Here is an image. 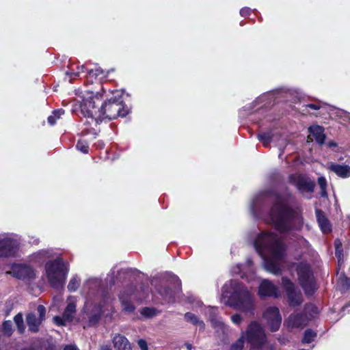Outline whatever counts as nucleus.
Returning a JSON list of instances; mask_svg holds the SVG:
<instances>
[{
  "label": "nucleus",
  "mask_w": 350,
  "mask_h": 350,
  "mask_svg": "<svg viewBox=\"0 0 350 350\" xmlns=\"http://www.w3.org/2000/svg\"><path fill=\"white\" fill-rule=\"evenodd\" d=\"M269 217L274 228L280 234L301 230L304 224L301 213L288 205L280 195L276 196L270 208Z\"/></svg>",
  "instance_id": "nucleus-1"
},
{
  "label": "nucleus",
  "mask_w": 350,
  "mask_h": 350,
  "mask_svg": "<svg viewBox=\"0 0 350 350\" xmlns=\"http://www.w3.org/2000/svg\"><path fill=\"white\" fill-rule=\"evenodd\" d=\"M100 120H115L118 118H124L131 113V108L123 100V92L115 90L112 92V96L102 103L100 107Z\"/></svg>",
  "instance_id": "nucleus-2"
},
{
  "label": "nucleus",
  "mask_w": 350,
  "mask_h": 350,
  "mask_svg": "<svg viewBox=\"0 0 350 350\" xmlns=\"http://www.w3.org/2000/svg\"><path fill=\"white\" fill-rule=\"evenodd\" d=\"M256 251L259 253L267 250L278 258H281L284 254L285 245L278 239V234L273 232H262L259 233L254 242Z\"/></svg>",
  "instance_id": "nucleus-3"
},
{
  "label": "nucleus",
  "mask_w": 350,
  "mask_h": 350,
  "mask_svg": "<svg viewBox=\"0 0 350 350\" xmlns=\"http://www.w3.org/2000/svg\"><path fill=\"white\" fill-rule=\"evenodd\" d=\"M231 287L232 292L228 296L227 304L234 309L252 312L254 304L247 288L238 281H232Z\"/></svg>",
  "instance_id": "nucleus-4"
},
{
  "label": "nucleus",
  "mask_w": 350,
  "mask_h": 350,
  "mask_svg": "<svg viewBox=\"0 0 350 350\" xmlns=\"http://www.w3.org/2000/svg\"><path fill=\"white\" fill-rule=\"evenodd\" d=\"M151 284L167 303H174L176 295L182 291L181 281L175 275L167 278L154 279L152 280Z\"/></svg>",
  "instance_id": "nucleus-5"
},
{
  "label": "nucleus",
  "mask_w": 350,
  "mask_h": 350,
  "mask_svg": "<svg viewBox=\"0 0 350 350\" xmlns=\"http://www.w3.org/2000/svg\"><path fill=\"white\" fill-rule=\"evenodd\" d=\"M103 96V94L99 92H85L79 105L81 113L94 120L96 125L98 124V120H100V107Z\"/></svg>",
  "instance_id": "nucleus-6"
},
{
  "label": "nucleus",
  "mask_w": 350,
  "mask_h": 350,
  "mask_svg": "<svg viewBox=\"0 0 350 350\" xmlns=\"http://www.w3.org/2000/svg\"><path fill=\"white\" fill-rule=\"evenodd\" d=\"M295 271L299 284L306 296H312L318 289L317 280L311 265L304 261L295 264Z\"/></svg>",
  "instance_id": "nucleus-7"
},
{
  "label": "nucleus",
  "mask_w": 350,
  "mask_h": 350,
  "mask_svg": "<svg viewBox=\"0 0 350 350\" xmlns=\"http://www.w3.org/2000/svg\"><path fill=\"white\" fill-rule=\"evenodd\" d=\"M46 275L50 286L54 288L63 286L68 269L61 258L48 261L45 265Z\"/></svg>",
  "instance_id": "nucleus-8"
},
{
  "label": "nucleus",
  "mask_w": 350,
  "mask_h": 350,
  "mask_svg": "<svg viewBox=\"0 0 350 350\" xmlns=\"http://www.w3.org/2000/svg\"><path fill=\"white\" fill-rule=\"evenodd\" d=\"M244 341L246 340L252 349H260L266 342V335L260 325L257 321H252L247 326Z\"/></svg>",
  "instance_id": "nucleus-9"
},
{
  "label": "nucleus",
  "mask_w": 350,
  "mask_h": 350,
  "mask_svg": "<svg viewBox=\"0 0 350 350\" xmlns=\"http://www.w3.org/2000/svg\"><path fill=\"white\" fill-rule=\"evenodd\" d=\"M282 285L286 291L288 305L293 308L301 306L304 301L303 296L295 284L288 278L282 277Z\"/></svg>",
  "instance_id": "nucleus-10"
},
{
  "label": "nucleus",
  "mask_w": 350,
  "mask_h": 350,
  "mask_svg": "<svg viewBox=\"0 0 350 350\" xmlns=\"http://www.w3.org/2000/svg\"><path fill=\"white\" fill-rule=\"evenodd\" d=\"M288 182L301 193H313L315 182L302 174H292L288 176Z\"/></svg>",
  "instance_id": "nucleus-11"
},
{
  "label": "nucleus",
  "mask_w": 350,
  "mask_h": 350,
  "mask_svg": "<svg viewBox=\"0 0 350 350\" xmlns=\"http://www.w3.org/2000/svg\"><path fill=\"white\" fill-rule=\"evenodd\" d=\"M38 317L33 312H29L26 315V322L29 327V331L31 333H37L40 330V327L42 322L46 319V308L43 305H38L37 307Z\"/></svg>",
  "instance_id": "nucleus-12"
},
{
  "label": "nucleus",
  "mask_w": 350,
  "mask_h": 350,
  "mask_svg": "<svg viewBox=\"0 0 350 350\" xmlns=\"http://www.w3.org/2000/svg\"><path fill=\"white\" fill-rule=\"evenodd\" d=\"M263 317L267 321L271 332L279 329L282 322V317L278 308L270 306L263 313Z\"/></svg>",
  "instance_id": "nucleus-13"
},
{
  "label": "nucleus",
  "mask_w": 350,
  "mask_h": 350,
  "mask_svg": "<svg viewBox=\"0 0 350 350\" xmlns=\"http://www.w3.org/2000/svg\"><path fill=\"white\" fill-rule=\"evenodd\" d=\"M18 250L15 241L10 238L0 239V258L14 257Z\"/></svg>",
  "instance_id": "nucleus-14"
},
{
  "label": "nucleus",
  "mask_w": 350,
  "mask_h": 350,
  "mask_svg": "<svg viewBox=\"0 0 350 350\" xmlns=\"http://www.w3.org/2000/svg\"><path fill=\"white\" fill-rule=\"evenodd\" d=\"M258 293L261 298L271 297L278 298L280 297L278 287L269 280H264L261 282Z\"/></svg>",
  "instance_id": "nucleus-15"
},
{
  "label": "nucleus",
  "mask_w": 350,
  "mask_h": 350,
  "mask_svg": "<svg viewBox=\"0 0 350 350\" xmlns=\"http://www.w3.org/2000/svg\"><path fill=\"white\" fill-rule=\"evenodd\" d=\"M79 70L77 72L70 73V77H78L81 72H85L86 73L85 77L87 80L92 83H94V81L96 80L98 77L103 75L104 74L103 70L99 67L89 69L84 65H82L81 68H79Z\"/></svg>",
  "instance_id": "nucleus-16"
},
{
  "label": "nucleus",
  "mask_w": 350,
  "mask_h": 350,
  "mask_svg": "<svg viewBox=\"0 0 350 350\" xmlns=\"http://www.w3.org/2000/svg\"><path fill=\"white\" fill-rule=\"evenodd\" d=\"M315 214L317 221L322 232L325 234L330 233L332 231V226L326 217L325 212L321 209L317 208Z\"/></svg>",
  "instance_id": "nucleus-17"
},
{
  "label": "nucleus",
  "mask_w": 350,
  "mask_h": 350,
  "mask_svg": "<svg viewBox=\"0 0 350 350\" xmlns=\"http://www.w3.org/2000/svg\"><path fill=\"white\" fill-rule=\"evenodd\" d=\"M112 342L116 350H132V347L129 340L120 334H116L112 338Z\"/></svg>",
  "instance_id": "nucleus-18"
},
{
  "label": "nucleus",
  "mask_w": 350,
  "mask_h": 350,
  "mask_svg": "<svg viewBox=\"0 0 350 350\" xmlns=\"http://www.w3.org/2000/svg\"><path fill=\"white\" fill-rule=\"evenodd\" d=\"M329 170L340 178H347L350 177V166L348 165L331 163L329 166Z\"/></svg>",
  "instance_id": "nucleus-19"
},
{
  "label": "nucleus",
  "mask_w": 350,
  "mask_h": 350,
  "mask_svg": "<svg viewBox=\"0 0 350 350\" xmlns=\"http://www.w3.org/2000/svg\"><path fill=\"white\" fill-rule=\"evenodd\" d=\"M306 317L301 313L291 314L287 321L288 326L293 328L302 327L306 325Z\"/></svg>",
  "instance_id": "nucleus-20"
},
{
  "label": "nucleus",
  "mask_w": 350,
  "mask_h": 350,
  "mask_svg": "<svg viewBox=\"0 0 350 350\" xmlns=\"http://www.w3.org/2000/svg\"><path fill=\"white\" fill-rule=\"evenodd\" d=\"M308 131L318 144L322 145L325 143L326 137L323 126L319 125L311 126L309 127Z\"/></svg>",
  "instance_id": "nucleus-21"
},
{
  "label": "nucleus",
  "mask_w": 350,
  "mask_h": 350,
  "mask_svg": "<svg viewBox=\"0 0 350 350\" xmlns=\"http://www.w3.org/2000/svg\"><path fill=\"white\" fill-rule=\"evenodd\" d=\"M264 267L267 271L269 272L278 275L281 273V268L279 264L273 259L271 258H265L264 260Z\"/></svg>",
  "instance_id": "nucleus-22"
},
{
  "label": "nucleus",
  "mask_w": 350,
  "mask_h": 350,
  "mask_svg": "<svg viewBox=\"0 0 350 350\" xmlns=\"http://www.w3.org/2000/svg\"><path fill=\"white\" fill-rule=\"evenodd\" d=\"M17 276L18 278L30 279L35 277V273L30 266L21 265L17 271Z\"/></svg>",
  "instance_id": "nucleus-23"
},
{
  "label": "nucleus",
  "mask_w": 350,
  "mask_h": 350,
  "mask_svg": "<svg viewBox=\"0 0 350 350\" xmlns=\"http://www.w3.org/2000/svg\"><path fill=\"white\" fill-rule=\"evenodd\" d=\"M337 286L342 293L347 291L350 288V278H347L345 273L341 274L338 280Z\"/></svg>",
  "instance_id": "nucleus-24"
},
{
  "label": "nucleus",
  "mask_w": 350,
  "mask_h": 350,
  "mask_svg": "<svg viewBox=\"0 0 350 350\" xmlns=\"http://www.w3.org/2000/svg\"><path fill=\"white\" fill-rule=\"evenodd\" d=\"M65 113V110L63 109H57L53 111L52 114L50 115L48 118L47 121L48 123L53 126L56 124L57 120H59L62 118V116H64Z\"/></svg>",
  "instance_id": "nucleus-25"
},
{
  "label": "nucleus",
  "mask_w": 350,
  "mask_h": 350,
  "mask_svg": "<svg viewBox=\"0 0 350 350\" xmlns=\"http://www.w3.org/2000/svg\"><path fill=\"white\" fill-rule=\"evenodd\" d=\"M335 247V256L338 259V265H341L343 262V247L342 244L339 239L334 240Z\"/></svg>",
  "instance_id": "nucleus-26"
},
{
  "label": "nucleus",
  "mask_w": 350,
  "mask_h": 350,
  "mask_svg": "<svg viewBox=\"0 0 350 350\" xmlns=\"http://www.w3.org/2000/svg\"><path fill=\"white\" fill-rule=\"evenodd\" d=\"M257 137L262 142L263 146L269 147L273 139V135L271 131H268L258 134Z\"/></svg>",
  "instance_id": "nucleus-27"
},
{
  "label": "nucleus",
  "mask_w": 350,
  "mask_h": 350,
  "mask_svg": "<svg viewBox=\"0 0 350 350\" xmlns=\"http://www.w3.org/2000/svg\"><path fill=\"white\" fill-rule=\"evenodd\" d=\"M14 323L16 325L18 332L19 334H23L25 330V325L23 321L22 313L19 312L14 317Z\"/></svg>",
  "instance_id": "nucleus-28"
},
{
  "label": "nucleus",
  "mask_w": 350,
  "mask_h": 350,
  "mask_svg": "<svg viewBox=\"0 0 350 350\" xmlns=\"http://www.w3.org/2000/svg\"><path fill=\"white\" fill-rule=\"evenodd\" d=\"M317 334L316 332L313 331L312 329H307L305 330L304 333V336L301 339L302 343H311L317 337Z\"/></svg>",
  "instance_id": "nucleus-29"
},
{
  "label": "nucleus",
  "mask_w": 350,
  "mask_h": 350,
  "mask_svg": "<svg viewBox=\"0 0 350 350\" xmlns=\"http://www.w3.org/2000/svg\"><path fill=\"white\" fill-rule=\"evenodd\" d=\"M185 319L188 321V322H191L192 324L193 325H199L200 326H201L202 328L204 327V323H203L202 321H200L198 318V317L192 313V312H186L185 314Z\"/></svg>",
  "instance_id": "nucleus-30"
},
{
  "label": "nucleus",
  "mask_w": 350,
  "mask_h": 350,
  "mask_svg": "<svg viewBox=\"0 0 350 350\" xmlns=\"http://www.w3.org/2000/svg\"><path fill=\"white\" fill-rule=\"evenodd\" d=\"M1 331L3 335L10 337L13 334L12 323L10 320L4 321L2 323Z\"/></svg>",
  "instance_id": "nucleus-31"
},
{
  "label": "nucleus",
  "mask_w": 350,
  "mask_h": 350,
  "mask_svg": "<svg viewBox=\"0 0 350 350\" xmlns=\"http://www.w3.org/2000/svg\"><path fill=\"white\" fill-rule=\"evenodd\" d=\"M103 314L102 307L99 306V310L98 312L91 314L89 317V323L90 325H96L100 321L101 316Z\"/></svg>",
  "instance_id": "nucleus-32"
},
{
  "label": "nucleus",
  "mask_w": 350,
  "mask_h": 350,
  "mask_svg": "<svg viewBox=\"0 0 350 350\" xmlns=\"http://www.w3.org/2000/svg\"><path fill=\"white\" fill-rule=\"evenodd\" d=\"M317 182L321 189V196L322 197L327 196V180L323 176H320L318 178Z\"/></svg>",
  "instance_id": "nucleus-33"
},
{
  "label": "nucleus",
  "mask_w": 350,
  "mask_h": 350,
  "mask_svg": "<svg viewBox=\"0 0 350 350\" xmlns=\"http://www.w3.org/2000/svg\"><path fill=\"white\" fill-rule=\"evenodd\" d=\"M76 148L84 154H87L89 152V144L88 142L84 139H79L77 142Z\"/></svg>",
  "instance_id": "nucleus-34"
},
{
  "label": "nucleus",
  "mask_w": 350,
  "mask_h": 350,
  "mask_svg": "<svg viewBox=\"0 0 350 350\" xmlns=\"http://www.w3.org/2000/svg\"><path fill=\"white\" fill-rule=\"evenodd\" d=\"M123 310L128 313H132L135 311V307L134 304L129 300L123 299L121 301Z\"/></svg>",
  "instance_id": "nucleus-35"
},
{
  "label": "nucleus",
  "mask_w": 350,
  "mask_h": 350,
  "mask_svg": "<svg viewBox=\"0 0 350 350\" xmlns=\"http://www.w3.org/2000/svg\"><path fill=\"white\" fill-rule=\"evenodd\" d=\"M80 285V280L76 278H72L68 284V290L69 292H75L77 290Z\"/></svg>",
  "instance_id": "nucleus-36"
},
{
  "label": "nucleus",
  "mask_w": 350,
  "mask_h": 350,
  "mask_svg": "<svg viewBox=\"0 0 350 350\" xmlns=\"http://www.w3.org/2000/svg\"><path fill=\"white\" fill-rule=\"evenodd\" d=\"M75 312V305L73 304H68L63 313V317L67 319H72V316L70 314H73Z\"/></svg>",
  "instance_id": "nucleus-37"
},
{
  "label": "nucleus",
  "mask_w": 350,
  "mask_h": 350,
  "mask_svg": "<svg viewBox=\"0 0 350 350\" xmlns=\"http://www.w3.org/2000/svg\"><path fill=\"white\" fill-rule=\"evenodd\" d=\"M244 337H240L235 342L232 344L229 350H243Z\"/></svg>",
  "instance_id": "nucleus-38"
},
{
  "label": "nucleus",
  "mask_w": 350,
  "mask_h": 350,
  "mask_svg": "<svg viewBox=\"0 0 350 350\" xmlns=\"http://www.w3.org/2000/svg\"><path fill=\"white\" fill-rule=\"evenodd\" d=\"M142 314L146 317H152L155 315V310L152 308L145 307L143 308Z\"/></svg>",
  "instance_id": "nucleus-39"
},
{
  "label": "nucleus",
  "mask_w": 350,
  "mask_h": 350,
  "mask_svg": "<svg viewBox=\"0 0 350 350\" xmlns=\"http://www.w3.org/2000/svg\"><path fill=\"white\" fill-rule=\"evenodd\" d=\"M66 320L68 319L64 317H61L59 316H55L53 317L54 323L58 326H64L66 325Z\"/></svg>",
  "instance_id": "nucleus-40"
},
{
  "label": "nucleus",
  "mask_w": 350,
  "mask_h": 350,
  "mask_svg": "<svg viewBox=\"0 0 350 350\" xmlns=\"http://www.w3.org/2000/svg\"><path fill=\"white\" fill-rule=\"evenodd\" d=\"M242 317L239 314H233L231 317L232 321L237 325H239L242 322Z\"/></svg>",
  "instance_id": "nucleus-41"
},
{
  "label": "nucleus",
  "mask_w": 350,
  "mask_h": 350,
  "mask_svg": "<svg viewBox=\"0 0 350 350\" xmlns=\"http://www.w3.org/2000/svg\"><path fill=\"white\" fill-rule=\"evenodd\" d=\"M137 344L141 350H148L147 342L144 339H139L137 341Z\"/></svg>",
  "instance_id": "nucleus-42"
},
{
  "label": "nucleus",
  "mask_w": 350,
  "mask_h": 350,
  "mask_svg": "<svg viewBox=\"0 0 350 350\" xmlns=\"http://www.w3.org/2000/svg\"><path fill=\"white\" fill-rule=\"evenodd\" d=\"M251 13V9L250 8H243L240 10V14L242 16H247Z\"/></svg>",
  "instance_id": "nucleus-43"
},
{
  "label": "nucleus",
  "mask_w": 350,
  "mask_h": 350,
  "mask_svg": "<svg viewBox=\"0 0 350 350\" xmlns=\"http://www.w3.org/2000/svg\"><path fill=\"white\" fill-rule=\"evenodd\" d=\"M304 107L306 108H310L313 110H319L321 108V105L319 104L310 103L305 105Z\"/></svg>",
  "instance_id": "nucleus-44"
},
{
  "label": "nucleus",
  "mask_w": 350,
  "mask_h": 350,
  "mask_svg": "<svg viewBox=\"0 0 350 350\" xmlns=\"http://www.w3.org/2000/svg\"><path fill=\"white\" fill-rule=\"evenodd\" d=\"M211 321L213 325L215 327H221L223 325L222 322H221L220 321L216 320L213 317H211Z\"/></svg>",
  "instance_id": "nucleus-45"
},
{
  "label": "nucleus",
  "mask_w": 350,
  "mask_h": 350,
  "mask_svg": "<svg viewBox=\"0 0 350 350\" xmlns=\"http://www.w3.org/2000/svg\"><path fill=\"white\" fill-rule=\"evenodd\" d=\"M64 350H77V348L74 345H68L65 346Z\"/></svg>",
  "instance_id": "nucleus-46"
},
{
  "label": "nucleus",
  "mask_w": 350,
  "mask_h": 350,
  "mask_svg": "<svg viewBox=\"0 0 350 350\" xmlns=\"http://www.w3.org/2000/svg\"><path fill=\"white\" fill-rule=\"evenodd\" d=\"M46 350H57L56 347L53 344H49L46 347Z\"/></svg>",
  "instance_id": "nucleus-47"
},
{
  "label": "nucleus",
  "mask_w": 350,
  "mask_h": 350,
  "mask_svg": "<svg viewBox=\"0 0 350 350\" xmlns=\"http://www.w3.org/2000/svg\"><path fill=\"white\" fill-rule=\"evenodd\" d=\"M100 350H112L111 347L109 345H102Z\"/></svg>",
  "instance_id": "nucleus-48"
},
{
  "label": "nucleus",
  "mask_w": 350,
  "mask_h": 350,
  "mask_svg": "<svg viewBox=\"0 0 350 350\" xmlns=\"http://www.w3.org/2000/svg\"><path fill=\"white\" fill-rule=\"evenodd\" d=\"M184 345L186 347L187 350H191L193 348L192 345L189 342H185Z\"/></svg>",
  "instance_id": "nucleus-49"
},
{
  "label": "nucleus",
  "mask_w": 350,
  "mask_h": 350,
  "mask_svg": "<svg viewBox=\"0 0 350 350\" xmlns=\"http://www.w3.org/2000/svg\"><path fill=\"white\" fill-rule=\"evenodd\" d=\"M21 350H35V349L33 347H25L23 348Z\"/></svg>",
  "instance_id": "nucleus-50"
},
{
  "label": "nucleus",
  "mask_w": 350,
  "mask_h": 350,
  "mask_svg": "<svg viewBox=\"0 0 350 350\" xmlns=\"http://www.w3.org/2000/svg\"><path fill=\"white\" fill-rule=\"evenodd\" d=\"M349 306H350V304H346V305L345 306V308H347V307H349Z\"/></svg>",
  "instance_id": "nucleus-51"
},
{
  "label": "nucleus",
  "mask_w": 350,
  "mask_h": 350,
  "mask_svg": "<svg viewBox=\"0 0 350 350\" xmlns=\"http://www.w3.org/2000/svg\"><path fill=\"white\" fill-rule=\"evenodd\" d=\"M299 350H306V349H299Z\"/></svg>",
  "instance_id": "nucleus-52"
}]
</instances>
